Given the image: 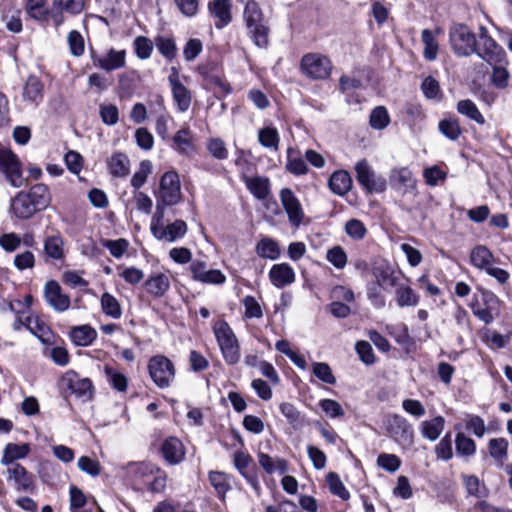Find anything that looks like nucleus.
I'll use <instances>...</instances> for the list:
<instances>
[{"label": "nucleus", "instance_id": "1", "mask_svg": "<svg viewBox=\"0 0 512 512\" xmlns=\"http://www.w3.org/2000/svg\"><path fill=\"white\" fill-rule=\"evenodd\" d=\"M51 193L47 185L38 183L28 191H20L11 199L10 211L20 220L33 217L36 213L45 210L51 203Z\"/></svg>", "mask_w": 512, "mask_h": 512}, {"label": "nucleus", "instance_id": "2", "mask_svg": "<svg viewBox=\"0 0 512 512\" xmlns=\"http://www.w3.org/2000/svg\"><path fill=\"white\" fill-rule=\"evenodd\" d=\"M243 21L250 40L260 49L269 46L270 26L260 5L255 0H248L243 10Z\"/></svg>", "mask_w": 512, "mask_h": 512}, {"label": "nucleus", "instance_id": "3", "mask_svg": "<svg viewBox=\"0 0 512 512\" xmlns=\"http://www.w3.org/2000/svg\"><path fill=\"white\" fill-rule=\"evenodd\" d=\"M126 474L133 482L145 485L152 493H162L166 488L167 473L150 462H131L126 466Z\"/></svg>", "mask_w": 512, "mask_h": 512}, {"label": "nucleus", "instance_id": "4", "mask_svg": "<svg viewBox=\"0 0 512 512\" xmlns=\"http://www.w3.org/2000/svg\"><path fill=\"white\" fill-rule=\"evenodd\" d=\"M155 212H165L166 207L178 204L182 198L179 175L175 171L165 172L159 183Z\"/></svg>", "mask_w": 512, "mask_h": 512}, {"label": "nucleus", "instance_id": "5", "mask_svg": "<svg viewBox=\"0 0 512 512\" xmlns=\"http://www.w3.org/2000/svg\"><path fill=\"white\" fill-rule=\"evenodd\" d=\"M164 218L165 212H155L153 214L150 231L154 238L159 241L173 243L186 235L188 226L184 220L176 219L165 225Z\"/></svg>", "mask_w": 512, "mask_h": 512}, {"label": "nucleus", "instance_id": "6", "mask_svg": "<svg viewBox=\"0 0 512 512\" xmlns=\"http://www.w3.org/2000/svg\"><path fill=\"white\" fill-rule=\"evenodd\" d=\"M214 334L226 363L237 364L240 360V349L238 340L229 324L225 321L218 322L214 326Z\"/></svg>", "mask_w": 512, "mask_h": 512}, {"label": "nucleus", "instance_id": "7", "mask_svg": "<svg viewBox=\"0 0 512 512\" xmlns=\"http://www.w3.org/2000/svg\"><path fill=\"white\" fill-rule=\"evenodd\" d=\"M148 372L155 385L161 389L170 387L176 374L173 362L164 355H155L149 359Z\"/></svg>", "mask_w": 512, "mask_h": 512}, {"label": "nucleus", "instance_id": "8", "mask_svg": "<svg viewBox=\"0 0 512 512\" xmlns=\"http://www.w3.org/2000/svg\"><path fill=\"white\" fill-rule=\"evenodd\" d=\"M449 39L452 50L458 56H469L476 50L478 40L464 24H454L449 30Z\"/></svg>", "mask_w": 512, "mask_h": 512}, {"label": "nucleus", "instance_id": "9", "mask_svg": "<svg viewBox=\"0 0 512 512\" xmlns=\"http://www.w3.org/2000/svg\"><path fill=\"white\" fill-rule=\"evenodd\" d=\"M481 59L489 65L506 64V53L504 49L492 39L485 27L480 28L479 39L477 41L475 52Z\"/></svg>", "mask_w": 512, "mask_h": 512}, {"label": "nucleus", "instance_id": "10", "mask_svg": "<svg viewBox=\"0 0 512 512\" xmlns=\"http://www.w3.org/2000/svg\"><path fill=\"white\" fill-rule=\"evenodd\" d=\"M300 67L307 77L323 80L330 76L333 66L331 60L325 55L308 53L302 57Z\"/></svg>", "mask_w": 512, "mask_h": 512}, {"label": "nucleus", "instance_id": "11", "mask_svg": "<svg viewBox=\"0 0 512 512\" xmlns=\"http://www.w3.org/2000/svg\"><path fill=\"white\" fill-rule=\"evenodd\" d=\"M60 384L84 402L90 401L95 392L92 381L87 377H81L74 370L66 371L61 377Z\"/></svg>", "mask_w": 512, "mask_h": 512}, {"label": "nucleus", "instance_id": "12", "mask_svg": "<svg viewBox=\"0 0 512 512\" xmlns=\"http://www.w3.org/2000/svg\"><path fill=\"white\" fill-rule=\"evenodd\" d=\"M0 170L13 187L19 188L24 184L21 162L8 148L0 147Z\"/></svg>", "mask_w": 512, "mask_h": 512}, {"label": "nucleus", "instance_id": "13", "mask_svg": "<svg viewBox=\"0 0 512 512\" xmlns=\"http://www.w3.org/2000/svg\"><path fill=\"white\" fill-rule=\"evenodd\" d=\"M355 171L357 181L367 192L380 193L386 189L385 178L376 174L365 159L356 164Z\"/></svg>", "mask_w": 512, "mask_h": 512}, {"label": "nucleus", "instance_id": "14", "mask_svg": "<svg viewBox=\"0 0 512 512\" xmlns=\"http://www.w3.org/2000/svg\"><path fill=\"white\" fill-rule=\"evenodd\" d=\"M90 58L94 67L106 72L122 69L126 66V51L110 48L106 53L99 54L91 50Z\"/></svg>", "mask_w": 512, "mask_h": 512}, {"label": "nucleus", "instance_id": "15", "mask_svg": "<svg viewBox=\"0 0 512 512\" xmlns=\"http://www.w3.org/2000/svg\"><path fill=\"white\" fill-rule=\"evenodd\" d=\"M43 295L48 306L56 312H65L70 308V296L63 293L60 284L55 280L45 283Z\"/></svg>", "mask_w": 512, "mask_h": 512}, {"label": "nucleus", "instance_id": "16", "mask_svg": "<svg viewBox=\"0 0 512 512\" xmlns=\"http://www.w3.org/2000/svg\"><path fill=\"white\" fill-rule=\"evenodd\" d=\"M388 431L391 437L400 444L411 445L413 443V427L403 416L392 415L388 420Z\"/></svg>", "mask_w": 512, "mask_h": 512}, {"label": "nucleus", "instance_id": "17", "mask_svg": "<svg viewBox=\"0 0 512 512\" xmlns=\"http://www.w3.org/2000/svg\"><path fill=\"white\" fill-rule=\"evenodd\" d=\"M281 204L287 213L289 222L299 227L305 216L302 205L290 188H283L279 194Z\"/></svg>", "mask_w": 512, "mask_h": 512}, {"label": "nucleus", "instance_id": "18", "mask_svg": "<svg viewBox=\"0 0 512 512\" xmlns=\"http://www.w3.org/2000/svg\"><path fill=\"white\" fill-rule=\"evenodd\" d=\"M7 480L13 481L18 492L32 493L35 489L34 476L21 464H15L7 468Z\"/></svg>", "mask_w": 512, "mask_h": 512}, {"label": "nucleus", "instance_id": "19", "mask_svg": "<svg viewBox=\"0 0 512 512\" xmlns=\"http://www.w3.org/2000/svg\"><path fill=\"white\" fill-rule=\"evenodd\" d=\"M192 278L204 284L221 285L226 281V276L218 269H207L204 261H194L189 267Z\"/></svg>", "mask_w": 512, "mask_h": 512}, {"label": "nucleus", "instance_id": "20", "mask_svg": "<svg viewBox=\"0 0 512 512\" xmlns=\"http://www.w3.org/2000/svg\"><path fill=\"white\" fill-rule=\"evenodd\" d=\"M168 81L178 111L186 112L191 106L192 94L190 90L181 83L179 74L175 68H172V73L168 77Z\"/></svg>", "mask_w": 512, "mask_h": 512}, {"label": "nucleus", "instance_id": "21", "mask_svg": "<svg viewBox=\"0 0 512 512\" xmlns=\"http://www.w3.org/2000/svg\"><path fill=\"white\" fill-rule=\"evenodd\" d=\"M269 279L277 288H284L295 281V272L288 263L274 264L269 271Z\"/></svg>", "mask_w": 512, "mask_h": 512}, {"label": "nucleus", "instance_id": "22", "mask_svg": "<svg viewBox=\"0 0 512 512\" xmlns=\"http://www.w3.org/2000/svg\"><path fill=\"white\" fill-rule=\"evenodd\" d=\"M161 452L166 462L171 465L179 464L185 456L184 446L176 437L167 438L161 446Z\"/></svg>", "mask_w": 512, "mask_h": 512}, {"label": "nucleus", "instance_id": "23", "mask_svg": "<svg viewBox=\"0 0 512 512\" xmlns=\"http://www.w3.org/2000/svg\"><path fill=\"white\" fill-rule=\"evenodd\" d=\"M43 246L46 258L54 261L65 258V241L59 233L47 236L43 241Z\"/></svg>", "mask_w": 512, "mask_h": 512}, {"label": "nucleus", "instance_id": "24", "mask_svg": "<svg viewBox=\"0 0 512 512\" xmlns=\"http://www.w3.org/2000/svg\"><path fill=\"white\" fill-rule=\"evenodd\" d=\"M31 451L28 443L16 444L8 443L3 450L1 464L7 466L15 465L17 460L26 458Z\"/></svg>", "mask_w": 512, "mask_h": 512}, {"label": "nucleus", "instance_id": "25", "mask_svg": "<svg viewBox=\"0 0 512 512\" xmlns=\"http://www.w3.org/2000/svg\"><path fill=\"white\" fill-rule=\"evenodd\" d=\"M209 10L216 19L215 26L217 29H222L232 20L231 4L229 0H215L209 5Z\"/></svg>", "mask_w": 512, "mask_h": 512}, {"label": "nucleus", "instance_id": "26", "mask_svg": "<svg viewBox=\"0 0 512 512\" xmlns=\"http://www.w3.org/2000/svg\"><path fill=\"white\" fill-rule=\"evenodd\" d=\"M328 186L334 194L344 196L352 188V178L347 171L337 170L330 176Z\"/></svg>", "mask_w": 512, "mask_h": 512}, {"label": "nucleus", "instance_id": "27", "mask_svg": "<svg viewBox=\"0 0 512 512\" xmlns=\"http://www.w3.org/2000/svg\"><path fill=\"white\" fill-rule=\"evenodd\" d=\"M194 134L188 127L178 130L172 137V148L180 154H189L194 150Z\"/></svg>", "mask_w": 512, "mask_h": 512}, {"label": "nucleus", "instance_id": "28", "mask_svg": "<svg viewBox=\"0 0 512 512\" xmlns=\"http://www.w3.org/2000/svg\"><path fill=\"white\" fill-rule=\"evenodd\" d=\"M493 261V253L484 245H477L470 252V263L477 269L486 271Z\"/></svg>", "mask_w": 512, "mask_h": 512}, {"label": "nucleus", "instance_id": "29", "mask_svg": "<svg viewBox=\"0 0 512 512\" xmlns=\"http://www.w3.org/2000/svg\"><path fill=\"white\" fill-rule=\"evenodd\" d=\"M257 255L264 259L276 260L281 255L279 243L270 237H262L256 244Z\"/></svg>", "mask_w": 512, "mask_h": 512}, {"label": "nucleus", "instance_id": "30", "mask_svg": "<svg viewBox=\"0 0 512 512\" xmlns=\"http://www.w3.org/2000/svg\"><path fill=\"white\" fill-rule=\"evenodd\" d=\"M145 288L152 296L161 297L170 288L169 278L163 273L151 275L145 282Z\"/></svg>", "mask_w": 512, "mask_h": 512}, {"label": "nucleus", "instance_id": "31", "mask_svg": "<svg viewBox=\"0 0 512 512\" xmlns=\"http://www.w3.org/2000/svg\"><path fill=\"white\" fill-rule=\"evenodd\" d=\"M445 427V419L442 416H436L431 420L422 421L420 431L424 438L435 441L439 438Z\"/></svg>", "mask_w": 512, "mask_h": 512}, {"label": "nucleus", "instance_id": "32", "mask_svg": "<svg viewBox=\"0 0 512 512\" xmlns=\"http://www.w3.org/2000/svg\"><path fill=\"white\" fill-rule=\"evenodd\" d=\"M245 184L250 193L259 200H264L270 193V182L266 177H246Z\"/></svg>", "mask_w": 512, "mask_h": 512}, {"label": "nucleus", "instance_id": "33", "mask_svg": "<svg viewBox=\"0 0 512 512\" xmlns=\"http://www.w3.org/2000/svg\"><path fill=\"white\" fill-rule=\"evenodd\" d=\"M25 328L36 336L42 343H49L51 329L38 317L26 316Z\"/></svg>", "mask_w": 512, "mask_h": 512}, {"label": "nucleus", "instance_id": "34", "mask_svg": "<svg viewBox=\"0 0 512 512\" xmlns=\"http://www.w3.org/2000/svg\"><path fill=\"white\" fill-rule=\"evenodd\" d=\"M97 337V332L89 325L73 327L70 332L72 342L77 346H88Z\"/></svg>", "mask_w": 512, "mask_h": 512}, {"label": "nucleus", "instance_id": "35", "mask_svg": "<svg viewBox=\"0 0 512 512\" xmlns=\"http://www.w3.org/2000/svg\"><path fill=\"white\" fill-rule=\"evenodd\" d=\"M258 141L260 145L266 149L273 151L279 150L280 135L278 130L273 126H266L259 129Z\"/></svg>", "mask_w": 512, "mask_h": 512}, {"label": "nucleus", "instance_id": "36", "mask_svg": "<svg viewBox=\"0 0 512 512\" xmlns=\"http://www.w3.org/2000/svg\"><path fill=\"white\" fill-rule=\"evenodd\" d=\"M43 92L41 81L35 76L28 77L23 89L24 99L37 105L43 99Z\"/></svg>", "mask_w": 512, "mask_h": 512}, {"label": "nucleus", "instance_id": "37", "mask_svg": "<svg viewBox=\"0 0 512 512\" xmlns=\"http://www.w3.org/2000/svg\"><path fill=\"white\" fill-rule=\"evenodd\" d=\"M108 168L111 175L125 177L130 171L129 159L124 153H115L108 159Z\"/></svg>", "mask_w": 512, "mask_h": 512}, {"label": "nucleus", "instance_id": "38", "mask_svg": "<svg viewBox=\"0 0 512 512\" xmlns=\"http://www.w3.org/2000/svg\"><path fill=\"white\" fill-rule=\"evenodd\" d=\"M457 112L466 116L468 119L475 121L479 125L485 124V118L479 111L476 104L470 99L460 100L457 103Z\"/></svg>", "mask_w": 512, "mask_h": 512}, {"label": "nucleus", "instance_id": "39", "mask_svg": "<svg viewBox=\"0 0 512 512\" xmlns=\"http://www.w3.org/2000/svg\"><path fill=\"white\" fill-rule=\"evenodd\" d=\"M421 39L424 44L423 57L428 61L435 60L439 48L435 33L429 29H424L421 33Z\"/></svg>", "mask_w": 512, "mask_h": 512}, {"label": "nucleus", "instance_id": "40", "mask_svg": "<svg viewBox=\"0 0 512 512\" xmlns=\"http://www.w3.org/2000/svg\"><path fill=\"white\" fill-rule=\"evenodd\" d=\"M209 481L219 498L224 500L226 493L231 489L228 475L224 472L212 471L209 473Z\"/></svg>", "mask_w": 512, "mask_h": 512}, {"label": "nucleus", "instance_id": "41", "mask_svg": "<svg viewBox=\"0 0 512 512\" xmlns=\"http://www.w3.org/2000/svg\"><path fill=\"white\" fill-rule=\"evenodd\" d=\"M508 441L505 438H493L488 443L490 456L501 465L508 456Z\"/></svg>", "mask_w": 512, "mask_h": 512}, {"label": "nucleus", "instance_id": "42", "mask_svg": "<svg viewBox=\"0 0 512 512\" xmlns=\"http://www.w3.org/2000/svg\"><path fill=\"white\" fill-rule=\"evenodd\" d=\"M293 149L288 148L287 149V162L285 165L286 171L289 173L295 175V176H301L305 175L308 172V166L305 162V160L299 156L294 157L293 156Z\"/></svg>", "mask_w": 512, "mask_h": 512}, {"label": "nucleus", "instance_id": "43", "mask_svg": "<svg viewBox=\"0 0 512 512\" xmlns=\"http://www.w3.org/2000/svg\"><path fill=\"white\" fill-rule=\"evenodd\" d=\"M455 446L456 452L460 456L469 457L474 455L476 452L475 441L462 432L456 434Z\"/></svg>", "mask_w": 512, "mask_h": 512}, {"label": "nucleus", "instance_id": "44", "mask_svg": "<svg viewBox=\"0 0 512 512\" xmlns=\"http://www.w3.org/2000/svg\"><path fill=\"white\" fill-rule=\"evenodd\" d=\"M396 301L399 307L416 306L419 295L410 286H399L396 290Z\"/></svg>", "mask_w": 512, "mask_h": 512}, {"label": "nucleus", "instance_id": "45", "mask_svg": "<svg viewBox=\"0 0 512 512\" xmlns=\"http://www.w3.org/2000/svg\"><path fill=\"white\" fill-rule=\"evenodd\" d=\"M326 482L333 495L338 496L342 500H348L350 498V493L345 488L337 473L329 472L326 476Z\"/></svg>", "mask_w": 512, "mask_h": 512}, {"label": "nucleus", "instance_id": "46", "mask_svg": "<svg viewBox=\"0 0 512 512\" xmlns=\"http://www.w3.org/2000/svg\"><path fill=\"white\" fill-rule=\"evenodd\" d=\"M101 307L103 312L114 319H119L122 315V309L118 300L110 293H104L101 296Z\"/></svg>", "mask_w": 512, "mask_h": 512}, {"label": "nucleus", "instance_id": "47", "mask_svg": "<svg viewBox=\"0 0 512 512\" xmlns=\"http://www.w3.org/2000/svg\"><path fill=\"white\" fill-rule=\"evenodd\" d=\"M152 167L150 160L140 162L139 169L133 174L130 181L131 186L135 190H139L146 183L148 176L152 172Z\"/></svg>", "mask_w": 512, "mask_h": 512}, {"label": "nucleus", "instance_id": "48", "mask_svg": "<svg viewBox=\"0 0 512 512\" xmlns=\"http://www.w3.org/2000/svg\"><path fill=\"white\" fill-rule=\"evenodd\" d=\"M439 131L448 139L452 141L458 140L461 135V128L459 121L454 118L443 119L439 122Z\"/></svg>", "mask_w": 512, "mask_h": 512}, {"label": "nucleus", "instance_id": "49", "mask_svg": "<svg viewBox=\"0 0 512 512\" xmlns=\"http://www.w3.org/2000/svg\"><path fill=\"white\" fill-rule=\"evenodd\" d=\"M369 123L372 128L377 130L386 128L390 123L387 109L384 106L375 107L370 114Z\"/></svg>", "mask_w": 512, "mask_h": 512}, {"label": "nucleus", "instance_id": "50", "mask_svg": "<svg viewBox=\"0 0 512 512\" xmlns=\"http://www.w3.org/2000/svg\"><path fill=\"white\" fill-rule=\"evenodd\" d=\"M435 453L437 459L444 461H448L453 457L451 433L445 434V436L439 441L435 447Z\"/></svg>", "mask_w": 512, "mask_h": 512}, {"label": "nucleus", "instance_id": "51", "mask_svg": "<svg viewBox=\"0 0 512 512\" xmlns=\"http://www.w3.org/2000/svg\"><path fill=\"white\" fill-rule=\"evenodd\" d=\"M377 465L388 472L394 473L400 468L401 460L395 454L381 453L377 458Z\"/></svg>", "mask_w": 512, "mask_h": 512}, {"label": "nucleus", "instance_id": "52", "mask_svg": "<svg viewBox=\"0 0 512 512\" xmlns=\"http://www.w3.org/2000/svg\"><path fill=\"white\" fill-rule=\"evenodd\" d=\"M374 276L379 287H394L397 285L398 277L389 268H377Z\"/></svg>", "mask_w": 512, "mask_h": 512}, {"label": "nucleus", "instance_id": "53", "mask_svg": "<svg viewBox=\"0 0 512 512\" xmlns=\"http://www.w3.org/2000/svg\"><path fill=\"white\" fill-rule=\"evenodd\" d=\"M314 375L327 384H335L336 378L332 373L330 366L324 362H315L312 365Z\"/></svg>", "mask_w": 512, "mask_h": 512}, {"label": "nucleus", "instance_id": "54", "mask_svg": "<svg viewBox=\"0 0 512 512\" xmlns=\"http://www.w3.org/2000/svg\"><path fill=\"white\" fill-rule=\"evenodd\" d=\"M464 483L470 495H473L478 498H482L487 495V490L485 486L480 482L477 476H465Z\"/></svg>", "mask_w": 512, "mask_h": 512}, {"label": "nucleus", "instance_id": "55", "mask_svg": "<svg viewBox=\"0 0 512 512\" xmlns=\"http://www.w3.org/2000/svg\"><path fill=\"white\" fill-rule=\"evenodd\" d=\"M156 47L158 51L168 60H172L176 56L177 48L172 38H156Z\"/></svg>", "mask_w": 512, "mask_h": 512}, {"label": "nucleus", "instance_id": "56", "mask_svg": "<svg viewBox=\"0 0 512 512\" xmlns=\"http://www.w3.org/2000/svg\"><path fill=\"white\" fill-rule=\"evenodd\" d=\"M345 231L354 240H362L366 234L367 229L362 221L358 219H351L345 224Z\"/></svg>", "mask_w": 512, "mask_h": 512}, {"label": "nucleus", "instance_id": "57", "mask_svg": "<svg viewBox=\"0 0 512 512\" xmlns=\"http://www.w3.org/2000/svg\"><path fill=\"white\" fill-rule=\"evenodd\" d=\"M105 373L108 377L109 383L114 389L120 392L126 391L128 381L124 374L117 372L110 367H105Z\"/></svg>", "mask_w": 512, "mask_h": 512}, {"label": "nucleus", "instance_id": "58", "mask_svg": "<svg viewBox=\"0 0 512 512\" xmlns=\"http://www.w3.org/2000/svg\"><path fill=\"white\" fill-rule=\"evenodd\" d=\"M135 53L140 59H148L153 51L152 41L144 36H138L134 40Z\"/></svg>", "mask_w": 512, "mask_h": 512}, {"label": "nucleus", "instance_id": "59", "mask_svg": "<svg viewBox=\"0 0 512 512\" xmlns=\"http://www.w3.org/2000/svg\"><path fill=\"white\" fill-rule=\"evenodd\" d=\"M326 258L337 269L344 268L347 263V255L341 246L329 249Z\"/></svg>", "mask_w": 512, "mask_h": 512}, {"label": "nucleus", "instance_id": "60", "mask_svg": "<svg viewBox=\"0 0 512 512\" xmlns=\"http://www.w3.org/2000/svg\"><path fill=\"white\" fill-rule=\"evenodd\" d=\"M67 40H68L70 52L73 56L79 57V56L83 55L84 48H85L84 39L78 31H76V30L70 31L68 34Z\"/></svg>", "mask_w": 512, "mask_h": 512}, {"label": "nucleus", "instance_id": "61", "mask_svg": "<svg viewBox=\"0 0 512 512\" xmlns=\"http://www.w3.org/2000/svg\"><path fill=\"white\" fill-rule=\"evenodd\" d=\"M77 465L82 472H85L93 477L98 476L101 472L100 463L88 456H81L78 459Z\"/></svg>", "mask_w": 512, "mask_h": 512}, {"label": "nucleus", "instance_id": "62", "mask_svg": "<svg viewBox=\"0 0 512 512\" xmlns=\"http://www.w3.org/2000/svg\"><path fill=\"white\" fill-rule=\"evenodd\" d=\"M103 246L109 250L113 257L121 258L126 253L129 242L123 238L117 240H106L103 243Z\"/></svg>", "mask_w": 512, "mask_h": 512}, {"label": "nucleus", "instance_id": "63", "mask_svg": "<svg viewBox=\"0 0 512 512\" xmlns=\"http://www.w3.org/2000/svg\"><path fill=\"white\" fill-rule=\"evenodd\" d=\"M242 303L245 307L246 318H261L263 316L262 308L253 296H245L242 300Z\"/></svg>", "mask_w": 512, "mask_h": 512}, {"label": "nucleus", "instance_id": "64", "mask_svg": "<svg viewBox=\"0 0 512 512\" xmlns=\"http://www.w3.org/2000/svg\"><path fill=\"white\" fill-rule=\"evenodd\" d=\"M209 153L216 159L223 160L228 157V150L220 138H212L207 143Z\"/></svg>", "mask_w": 512, "mask_h": 512}]
</instances>
